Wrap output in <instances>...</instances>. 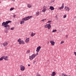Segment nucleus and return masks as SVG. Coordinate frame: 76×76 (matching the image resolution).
<instances>
[{"label": "nucleus", "mask_w": 76, "mask_h": 76, "mask_svg": "<svg viewBox=\"0 0 76 76\" xmlns=\"http://www.w3.org/2000/svg\"><path fill=\"white\" fill-rule=\"evenodd\" d=\"M11 22H12L11 21H8L6 22H3L2 24V26H4L7 30H9L10 28H9V25H8V24L9 23H10Z\"/></svg>", "instance_id": "1"}, {"label": "nucleus", "mask_w": 76, "mask_h": 76, "mask_svg": "<svg viewBox=\"0 0 76 76\" xmlns=\"http://www.w3.org/2000/svg\"><path fill=\"white\" fill-rule=\"evenodd\" d=\"M31 18H32V16H28V17L23 18L22 19V20L20 21V24H23V23H25L24 21L28 20H29V19H31Z\"/></svg>", "instance_id": "2"}, {"label": "nucleus", "mask_w": 76, "mask_h": 76, "mask_svg": "<svg viewBox=\"0 0 76 76\" xmlns=\"http://www.w3.org/2000/svg\"><path fill=\"white\" fill-rule=\"evenodd\" d=\"M35 54H33L29 57V58L30 60H32L34 58H35Z\"/></svg>", "instance_id": "3"}, {"label": "nucleus", "mask_w": 76, "mask_h": 76, "mask_svg": "<svg viewBox=\"0 0 76 76\" xmlns=\"http://www.w3.org/2000/svg\"><path fill=\"white\" fill-rule=\"evenodd\" d=\"M45 28H47L48 29H50V28H51V26H50V24H46L44 26Z\"/></svg>", "instance_id": "4"}, {"label": "nucleus", "mask_w": 76, "mask_h": 76, "mask_svg": "<svg viewBox=\"0 0 76 76\" xmlns=\"http://www.w3.org/2000/svg\"><path fill=\"white\" fill-rule=\"evenodd\" d=\"M20 70L21 71H25V68L24 67V66H23L22 65H21L20 66Z\"/></svg>", "instance_id": "5"}, {"label": "nucleus", "mask_w": 76, "mask_h": 76, "mask_svg": "<svg viewBox=\"0 0 76 76\" xmlns=\"http://www.w3.org/2000/svg\"><path fill=\"white\" fill-rule=\"evenodd\" d=\"M43 9L42 10V12H45L47 9V7L46 6H44L43 7Z\"/></svg>", "instance_id": "6"}, {"label": "nucleus", "mask_w": 76, "mask_h": 76, "mask_svg": "<svg viewBox=\"0 0 76 76\" xmlns=\"http://www.w3.org/2000/svg\"><path fill=\"white\" fill-rule=\"evenodd\" d=\"M2 57L3 58V59H4L5 60H6V61H8L9 60L8 56H3Z\"/></svg>", "instance_id": "7"}, {"label": "nucleus", "mask_w": 76, "mask_h": 76, "mask_svg": "<svg viewBox=\"0 0 76 76\" xmlns=\"http://www.w3.org/2000/svg\"><path fill=\"white\" fill-rule=\"evenodd\" d=\"M64 9L66 11H67V12H69L70 10V8L66 6L65 7Z\"/></svg>", "instance_id": "8"}, {"label": "nucleus", "mask_w": 76, "mask_h": 76, "mask_svg": "<svg viewBox=\"0 0 76 76\" xmlns=\"http://www.w3.org/2000/svg\"><path fill=\"white\" fill-rule=\"evenodd\" d=\"M50 43L51 45H54L55 44V42L54 41V40H50Z\"/></svg>", "instance_id": "9"}, {"label": "nucleus", "mask_w": 76, "mask_h": 76, "mask_svg": "<svg viewBox=\"0 0 76 76\" xmlns=\"http://www.w3.org/2000/svg\"><path fill=\"white\" fill-rule=\"evenodd\" d=\"M41 48V46H39L38 48H37V50H36V52H39V51L40 50Z\"/></svg>", "instance_id": "10"}, {"label": "nucleus", "mask_w": 76, "mask_h": 76, "mask_svg": "<svg viewBox=\"0 0 76 76\" xmlns=\"http://www.w3.org/2000/svg\"><path fill=\"white\" fill-rule=\"evenodd\" d=\"M25 42L26 43H28L29 42V38H27L26 39Z\"/></svg>", "instance_id": "11"}, {"label": "nucleus", "mask_w": 76, "mask_h": 76, "mask_svg": "<svg viewBox=\"0 0 76 76\" xmlns=\"http://www.w3.org/2000/svg\"><path fill=\"white\" fill-rule=\"evenodd\" d=\"M49 9H50L51 10H54V7L52 6H50L49 8Z\"/></svg>", "instance_id": "12"}, {"label": "nucleus", "mask_w": 76, "mask_h": 76, "mask_svg": "<svg viewBox=\"0 0 76 76\" xmlns=\"http://www.w3.org/2000/svg\"><path fill=\"white\" fill-rule=\"evenodd\" d=\"M3 45L4 47H6L7 45V42H5L3 43Z\"/></svg>", "instance_id": "13"}, {"label": "nucleus", "mask_w": 76, "mask_h": 76, "mask_svg": "<svg viewBox=\"0 0 76 76\" xmlns=\"http://www.w3.org/2000/svg\"><path fill=\"white\" fill-rule=\"evenodd\" d=\"M27 7L28 8H31V7H32V6L30 4H27Z\"/></svg>", "instance_id": "14"}, {"label": "nucleus", "mask_w": 76, "mask_h": 76, "mask_svg": "<svg viewBox=\"0 0 76 76\" xmlns=\"http://www.w3.org/2000/svg\"><path fill=\"white\" fill-rule=\"evenodd\" d=\"M64 7V3H63L62 5V7H59V9L60 10H61V9H63Z\"/></svg>", "instance_id": "15"}, {"label": "nucleus", "mask_w": 76, "mask_h": 76, "mask_svg": "<svg viewBox=\"0 0 76 76\" xmlns=\"http://www.w3.org/2000/svg\"><path fill=\"white\" fill-rule=\"evenodd\" d=\"M56 75V72H52V73L51 74V76H54L55 75Z\"/></svg>", "instance_id": "16"}, {"label": "nucleus", "mask_w": 76, "mask_h": 76, "mask_svg": "<svg viewBox=\"0 0 76 76\" xmlns=\"http://www.w3.org/2000/svg\"><path fill=\"white\" fill-rule=\"evenodd\" d=\"M19 44H25V42L23 40L21 41L20 42H19Z\"/></svg>", "instance_id": "17"}, {"label": "nucleus", "mask_w": 76, "mask_h": 76, "mask_svg": "<svg viewBox=\"0 0 76 76\" xmlns=\"http://www.w3.org/2000/svg\"><path fill=\"white\" fill-rule=\"evenodd\" d=\"M35 34H36V33H34L32 32L31 34V37H34V35H35Z\"/></svg>", "instance_id": "18"}, {"label": "nucleus", "mask_w": 76, "mask_h": 76, "mask_svg": "<svg viewBox=\"0 0 76 76\" xmlns=\"http://www.w3.org/2000/svg\"><path fill=\"white\" fill-rule=\"evenodd\" d=\"M36 15L37 16H39V12L38 11L36 13Z\"/></svg>", "instance_id": "19"}, {"label": "nucleus", "mask_w": 76, "mask_h": 76, "mask_svg": "<svg viewBox=\"0 0 76 76\" xmlns=\"http://www.w3.org/2000/svg\"><path fill=\"white\" fill-rule=\"evenodd\" d=\"M52 32H57V30L55 29V30H53L52 31Z\"/></svg>", "instance_id": "20"}, {"label": "nucleus", "mask_w": 76, "mask_h": 76, "mask_svg": "<svg viewBox=\"0 0 76 76\" xmlns=\"http://www.w3.org/2000/svg\"><path fill=\"white\" fill-rule=\"evenodd\" d=\"M22 41V40L20 39H18V42H20Z\"/></svg>", "instance_id": "21"}, {"label": "nucleus", "mask_w": 76, "mask_h": 76, "mask_svg": "<svg viewBox=\"0 0 76 76\" xmlns=\"http://www.w3.org/2000/svg\"><path fill=\"white\" fill-rule=\"evenodd\" d=\"M14 9V8L12 7L10 9V11H12V10H13Z\"/></svg>", "instance_id": "22"}, {"label": "nucleus", "mask_w": 76, "mask_h": 76, "mask_svg": "<svg viewBox=\"0 0 76 76\" xmlns=\"http://www.w3.org/2000/svg\"><path fill=\"white\" fill-rule=\"evenodd\" d=\"M64 42V41H62L61 42L60 44H63Z\"/></svg>", "instance_id": "23"}, {"label": "nucleus", "mask_w": 76, "mask_h": 76, "mask_svg": "<svg viewBox=\"0 0 76 76\" xmlns=\"http://www.w3.org/2000/svg\"><path fill=\"white\" fill-rule=\"evenodd\" d=\"M30 53V50H29L27 51L26 53L27 54H29Z\"/></svg>", "instance_id": "24"}, {"label": "nucleus", "mask_w": 76, "mask_h": 76, "mask_svg": "<svg viewBox=\"0 0 76 76\" xmlns=\"http://www.w3.org/2000/svg\"><path fill=\"white\" fill-rule=\"evenodd\" d=\"M67 17V15H64L63 18H66Z\"/></svg>", "instance_id": "25"}, {"label": "nucleus", "mask_w": 76, "mask_h": 76, "mask_svg": "<svg viewBox=\"0 0 76 76\" xmlns=\"http://www.w3.org/2000/svg\"><path fill=\"white\" fill-rule=\"evenodd\" d=\"M15 29V28L12 27L11 28V30H14Z\"/></svg>", "instance_id": "26"}, {"label": "nucleus", "mask_w": 76, "mask_h": 76, "mask_svg": "<svg viewBox=\"0 0 76 76\" xmlns=\"http://www.w3.org/2000/svg\"><path fill=\"white\" fill-rule=\"evenodd\" d=\"M38 53H36V54H34L35 56H38Z\"/></svg>", "instance_id": "27"}, {"label": "nucleus", "mask_w": 76, "mask_h": 76, "mask_svg": "<svg viewBox=\"0 0 76 76\" xmlns=\"http://www.w3.org/2000/svg\"><path fill=\"white\" fill-rule=\"evenodd\" d=\"M3 60V57H2L0 58V61H2Z\"/></svg>", "instance_id": "28"}, {"label": "nucleus", "mask_w": 76, "mask_h": 76, "mask_svg": "<svg viewBox=\"0 0 76 76\" xmlns=\"http://www.w3.org/2000/svg\"><path fill=\"white\" fill-rule=\"evenodd\" d=\"M47 20V19H43L42 20H41V22H44V21H45V20Z\"/></svg>", "instance_id": "29"}, {"label": "nucleus", "mask_w": 76, "mask_h": 76, "mask_svg": "<svg viewBox=\"0 0 76 76\" xmlns=\"http://www.w3.org/2000/svg\"><path fill=\"white\" fill-rule=\"evenodd\" d=\"M52 20H50V21H49L48 22V23H51L52 22Z\"/></svg>", "instance_id": "30"}, {"label": "nucleus", "mask_w": 76, "mask_h": 76, "mask_svg": "<svg viewBox=\"0 0 76 76\" xmlns=\"http://www.w3.org/2000/svg\"><path fill=\"white\" fill-rule=\"evenodd\" d=\"M62 76H66V75L65 74H62Z\"/></svg>", "instance_id": "31"}, {"label": "nucleus", "mask_w": 76, "mask_h": 76, "mask_svg": "<svg viewBox=\"0 0 76 76\" xmlns=\"http://www.w3.org/2000/svg\"><path fill=\"white\" fill-rule=\"evenodd\" d=\"M5 33H7V32H8V31H7V30H6L5 31Z\"/></svg>", "instance_id": "32"}, {"label": "nucleus", "mask_w": 76, "mask_h": 76, "mask_svg": "<svg viewBox=\"0 0 76 76\" xmlns=\"http://www.w3.org/2000/svg\"><path fill=\"white\" fill-rule=\"evenodd\" d=\"M56 19H58V17H57V15H56Z\"/></svg>", "instance_id": "33"}, {"label": "nucleus", "mask_w": 76, "mask_h": 76, "mask_svg": "<svg viewBox=\"0 0 76 76\" xmlns=\"http://www.w3.org/2000/svg\"><path fill=\"white\" fill-rule=\"evenodd\" d=\"M13 18H15V17H16V15H13Z\"/></svg>", "instance_id": "34"}, {"label": "nucleus", "mask_w": 76, "mask_h": 76, "mask_svg": "<svg viewBox=\"0 0 76 76\" xmlns=\"http://www.w3.org/2000/svg\"><path fill=\"white\" fill-rule=\"evenodd\" d=\"M74 53L75 54V56H76V52H74Z\"/></svg>", "instance_id": "35"}, {"label": "nucleus", "mask_w": 76, "mask_h": 76, "mask_svg": "<svg viewBox=\"0 0 76 76\" xmlns=\"http://www.w3.org/2000/svg\"><path fill=\"white\" fill-rule=\"evenodd\" d=\"M66 38H68V35H66Z\"/></svg>", "instance_id": "36"}, {"label": "nucleus", "mask_w": 76, "mask_h": 76, "mask_svg": "<svg viewBox=\"0 0 76 76\" xmlns=\"http://www.w3.org/2000/svg\"><path fill=\"white\" fill-rule=\"evenodd\" d=\"M54 1H52L51 3H53L54 2Z\"/></svg>", "instance_id": "37"}, {"label": "nucleus", "mask_w": 76, "mask_h": 76, "mask_svg": "<svg viewBox=\"0 0 76 76\" xmlns=\"http://www.w3.org/2000/svg\"><path fill=\"white\" fill-rule=\"evenodd\" d=\"M50 24H51V23H49L48 24V25H49L50 26H51V25H50Z\"/></svg>", "instance_id": "38"}, {"label": "nucleus", "mask_w": 76, "mask_h": 76, "mask_svg": "<svg viewBox=\"0 0 76 76\" xmlns=\"http://www.w3.org/2000/svg\"><path fill=\"white\" fill-rule=\"evenodd\" d=\"M28 66H30V64H28Z\"/></svg>", "instance_id": "39"}, {"label": "nucleus", "mask_w": 76, "mask_h": 76, "mask_svg": "<svg viewBox=\"0 0 76 76\" xmlns=\"http://www.w3.org/2000/svg\"><path fill=\"white\" fill-rule=\"evenodd\" d=\"M13 1H15V0H12Z\"/></svg>", "instance_id": "40"}, {"label": "nucleus", "mask_w": 76, "mask_h": 76, "mask_svg": "<svg viewBox=\"0 0 76 76\" xmlns=\"http://www.w3.org/2000/svg\"><path fill=\"white\" fill-rule=\"evenodd\" d=\"M34 63H35L36 61H34Z\"/></svg>", "instance_id": "41"}]
</instances>
